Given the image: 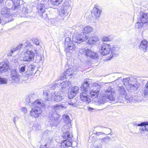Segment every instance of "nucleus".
<instances>
[{
  "instance_id": "58",
  "label": "nucleus",
  "mask_w": 148,
  "mask_h": 148,
  "mask_svg": "<svg viewBox=\"0 0 148 148\" xmlns=\"http://www.w3.org/2000/svg\"><path fill=\"white\" fill-rule=\"evenodd\" d=\"M133 86L134 88V89L137 90L138 88V86L136 84H134L133 85Z\"/></svg>"
},
{
  "instance_id": "16",
  "label": "nucleus",
  "mask_w": 148,
  "mask_h": 148,
  "mask_svg": "<svg viewBox=\"0 0 148 148\" xmlns=\"http://www.w3.org/2000/svg\"><path fill=\"white\" fill-rule=\"evenodd\" d=\"M89 94L88 91L84 92L80 94V98L81 99L83 102L86 103H89L91 101L90 96L88 95Z\"/></svg>"
},
{
  "instance_id": "40",
  "label": "nucleus",
  "mask_w": 148,
  "mask_h": 148,
  "mask_svg": "<svg viewBox=\"0 0 148 148\" xmlns=\"http://www.w3.org/2000/svg\"><path fill=\"white\" fill-rule=\"evenodd\" d=\"M34 74L35 73H34L33 71L27 70L25 74V75L26 76V78L25 79H28L29 77H30L31 76H33Z\"/></svg>"
},
{
  "instance_id": "26",
  "label": "nucleus",
  "mask_w": 148,
  "mask_h": 148,
  "mask_svg": "<svg viewBox=\"0 0 148 148\" xmlns=\"http://www.w3.org/2000/svg\"><path fill=\"white\" fill-rule=\"evenodd\" d=\"M148 43V42L146 40H143L141 41L139 46V48L141 51L143 52L146 51Z\"/></svg>"
},
{
  "instance_id": "49",
  "label": "nucleus",
  "mask_w": 148,
  "mask_h": 148,
  "mask_svg": "<svg viewBox=\"0 0 148 148\" xmlns=\"http://www.w3.org/2000/svg\"><path fill=\"white\" fill-rule=\"evenodd\" d=\"M20 110L21 112H23L24 114H26L27 112V110L26 107H21Z\"/></svg>"
},
{
  "instance_id": "31",
  "label": "nucleus",
  "mask_w": 148,
  "mask_h": 148,
  "mask_svg": "<svg viewBox=\"0 0 148 148\" xmlns=\"http://www.w3.org/2000/svg\"><path fill=\"white\" fill-rule=\"evenodd\" d=\"M72 2L70 0H66L62 4V7H64L67 9H68L70 10H71V5L72 4Z\"/></svg>"
},
{
  "instance_id": "22",
  "label": "nucleus",
  "mask_w": 148,
  "mask_h": 148,
  "mask_svg": "<svg viewBox=\"0 0 148 148\" xmlns=\"http://www.w3.org/2000/svg\"><path fill=\"white\" fill-rule=\"evenodd\" d=\"M85 52L86 56L94 59L97 58L98 57V54L97 53L89 49H86Z\"/></svg>"
},
{
  "instance_id": "41",
  "label": "nucleus",
  "mask_w": 148,
  "mask_h": 148,
  "mask_svg": "<svg viewBox=\"0 0 148 148\" xmlns=\"http://www.w3.org/2000/svg\"><path fill=\"white\" fill-rule=\"evenodd\" d=\"M26 66L24 64L21 65L19 66V72L23 73L25 71Z\"/></svg>"
},
{
  "instance_id": "15",
  "label": "nucleus",
  "mask_w": 148,
  "mask_h": 148,
  "mask_svg": "<svg viewBox=\"0 0 148 148\" xmlns=\"http://www.w3.org/2000/svg\"><path fill=\"white\" fill-rule=\"evenodd\" d=\"M10 69L9 62H2L0 63V74H2L3 73L7 72Z\"/></svg>"
},
{
  "instance_id": "23",
  "label": "nucleus",
  "mask_w": 148,
  "mask_h": 148,
  "mask_svg": "<svg viewBox=\"0 0 148 148\" xmlns=\"http://www.w3.org/2000/svg\"><path fill=\"white\" fill-rule=\"evenodd\" d=\"M72 140L71 139H67L63 140L61 144V148H68L72 146Z\"/></svg>"
},
{
  "instance_id": "39",
  "label": "nucleus",
  "mask_w": 148,
  "mask_h": 148,
  "mask_svg": "<svg viewBox=\"0 0 148 148\" xmlns=\"http://www.w3.org/2000/svg\"><path fill=\"white\" fill-rule=\"evenodd\" d=\"M67 103L70 105H71L73 107H76L79 105L78 103H77V100L75 99H73Z\"/></svg>"
},
{
  "instance_id": "55",
  "label": "nucleus",
  "mask_w": 148,
  "mask_h": 148,
  "mask_svg": "<svg viewBox=\"0 0 148 148\" xmlns=\"http://www.w3.org/2000/svg\"><path fill=\"white\" fill-rule=\"evenodd\" d=\"M31 97L30 95H29L26 98V102L28 103H29L30 102V97Z\"/></svg>"
},
{
  "instance_id": "30",
  "label": "nucleus",
  "mask_w": 148,
  "mask_h": 148,
  "mask_svg": "<svg viewBox=\"0 0 148 148\" xmlns=\"http://www.w3.org/2000/svg\"><path fill=\"white\" fill-rule=\"evenodd\" d=\"M51 94L50 91L48 90L44 91L43 95L46 100L49 101L51 99V95L52 94L51 93Z\"/></svg>"
},
{
  "instance_id": "1",
  "label": "nucleus",
  "mask_w": 148,
  "mask_h": 148,
  "mask_svg": "<svg viewBox=\"0 0 148 148\" xmlns=\"http://www.w3.org/2000/svg\"><path fill=\"white\" fill-rule=\"evenodd\" d=\"M103 84L101 82L95 83L94 84L92 89L90 90V92H89L92 99L99 104H103L106 102L108 101L107 99L112 101L115 99L114 89L111 88L110 86L108 87L105 91L104 93L102 94L101 97L99 99H98L99 89L103 86Z\"/></svg>"
},
{
  "instance_id": "9",
  "label": "nucleus",
  "mask_w": 148,
  "mask_h": 148,
  "mask_svg": "<svg viewBox=\"0 0 148 148\" xmlns=\"http://www.w3.org/2000/svg\"><path fill=\"white\" fill-rule=\"evenodd\" d=\"M19 10L21 13L25 16L28 17H34L35 16L32 15L33 12L30 10H29L26 5L22 4L20 6Z\"/></svg>"
},
{
  "instance_id": "53",
  "label": "nucleus",
  "mask_w": 148,
  "mask_h": 148,
  "mask_svg": "<svg viewBox=\"0 0 148 148\" xmlns=\"http://www.w3.org/2000/svg\"><path fill=\"white\" fill-rule=\"evenodd\" d=\"M34 43L36 45H38L39 44V42L37 38L34 39L33 41Z\"/></svg>"
},
{
  "instance_id": "11",
  "label": "nucleus",
  "mask_w": 148,
  "mask_h": 148,
  "mask_svg": "<svg viewBox=\"0 0 148 148\" xmlns=\"http://www.w3.org/2000/svg\"><path fill=\"white\" fill-rule=\"evenodd\" d=\"M87 36H86L84 34H77L74 35L72 38L73 41L75 43H80L85 41L88 38Z\"/></svg>"
},
{
  "instance_id": "59",
  "label": "nucleus",
  "mask_w": 148,
  "mask_h": 148,
  "mask_svg": "<svg viewBox=\"0 0 148 148\" xmlns=\"http://www.w3.org/2000/svg\"><path fill=\"white\" fill-rule=\"evenodd\" d=\"M88 109L90 111H91L93 110L94 109L90 107H88Z\"/></svg>"
},
{
  "instance_id": "43",
  "label": "nucleus",
  "mask_w": 148,
  "mask_h": 148,
  "mask_svg": "<svg viewBox=\"0 0 148 148\" xmlns=\"http://www.w3.org/2000/svg\"><path fill=\"white\" fill-rule=\"evenodd\" d=\"M133 97L131 96L130 95L126 96H125V98L126 100V101L127 103H129L131 102L132 100L134 99Z\"/></svg>"
},
{
  "instance_id": "2",
  "label": "nucleus",
  "mask_w": 148,
  "mask_h": 148,
  "mask_svg": "<svg viewBox=\"0 0 148 148\" xmlns=\"http://www.w3.org/2000/svg\"><path fill=\"white\" fill-rule=\"evenodd\" d=\"M23 50L21 53V59L23 61L30 62L34 60L35 53L32 50L33 46L29 41L25 42L23 44Z\"/></svg>"
},
{
  "instance_id": "38",
  "label": "nucleus",
  "mask_w": 148,
  "mask_h": 148,
  "mask_svg": "<svg viewBox=\"0 0 148 148\" xmlns=\"http://www.w3.org/2000/svg\"><path fill=\"white\" fill-rule=\"evenodd\" d=\"M60 22L58 19V17L56 18H51L49 19L48 21V26H51L53 25L56 22Z\"/></svg>"
},
{
  "instance_id": "29",
  "label": "nucleus",
  "mask_w": 148,
  "mask_h": 148,
  "mask_svg": "<svg viewBox=\"0 0 148 148\" xmlns=\"http://www.w3.org/2000/svg\"><path fill=\"white\" fill-rule=\"evenodd\" d=\"M73 68L72 69L71 68L65 71L64 74V76L61 78V79H63L64 78H66V77H67L69 76L72 75L74 71L73 70Z\"/></svg>"
},
{
  "instance_id": "25",
  "label": "nucleus",
  "mask_w": 148,
  "mask_h": 148,
  "mask_svg": "<svg viewBox=\"0 0 148 148\" xmlns=\"http://www.w3.org/2000/svg\"><path fill=\"white\" fill-rule=\"evenodd\" d=\"M51 99H53L57 101H61L63 99V97L61 94L57 92H55L51 95Z\"/></svg>"
},
{
  "instance_id": "3",
  "label": "nucleus",
  "mask_w": 148,
  "mask_h": 148,
  "mask_svg": "<svg viewBox=\"0 0 148 148\" xmlns=\"http://www.w3.org/2000/svg\"><path fill=\"white\" fill-rule=\"evenodd\" d=\"M51 111L49 114V118L50 121H49L50 125L51 126L56 125L57 124L58 119L59 118V115H58L57 111L58 110L66 108V107L63 104H58L51 106Z\"/></svg>"
},
{
  "instance_id": "61",
  "label": "nucleus",
  "mask_w": 148,
  "mask_h": 148,
  "mask_svg": "<svg viewBox=\"0 0 148 148\" xmlns=\"http://www.w3.org/2000/svg\"><path fill=\"white\" fill-rule=\"evenodd\" d=\"M138 124H137L136 123H134V125H136V126H137V125L138 126Z\"/></svg>"
},
{
  "instance_id": "46",
  "label": "nucleus",
  "mask_w": 148,
  "mask_h": 148,
  "mask_svg": "<svg viewBox=\"0 0 148 148\" xmlns=\"http://www.w3.org/2000/svg\"><path fill=\"white\" fill-rule=\"evenodd\" d=\"M119 93L122 95H125V91L123 87H119L118 89Z\"/></svg>"
},
{
  "instance_id": "54",
  "label": "nucleus",
  "mask_w": 148,
  "mask_h": 148,
  "mask_svg": "<svg viewBox=\"0 0 148 148\" xmlns=\"http://www.w3.org/2000/svg\"><path fill=\"white\" fill-rule=\"evenodd\" d=\"M130 79V78L127 77V78H124L123 79V81L124 82H125L127 83H129V81Z\"/></svg>"
},
{
  "instance_id": "36",
  "label": "nucleus",
  "mask_w": 148,
  "mask_h": 148,
  "mask_svg": "<svg viewBox=\"0 0 148 148\" xmlns=\"http://www.w3.org/2000/svg\"><path fill=\"white\" fill-rule=\"evenodd\" d=\"M63 118L64 123L68 124L67 125H66L67 126L68 125H70L71 121L69 115L67 114H64L63 115Z\"/></svg>"
},
{
  "instance_id": "37",
  "label": "nucleus",
  "mask_w": 148,
  "mask_h": 148,
  "mask_svg": "<svg viewBox=\"0 0 148 148\" xmlns=\"http://www.w3.org/2000/svg\"><path fill=\"white\" fill-rule=\"evenodd\" d=\"M93 30V28L89 26H87L83 28V32L84 34H88L90 33Z\"/></svg>"
},
{
  "instance_id": "6",
  "label": "nucleus",
  "mask_w": 148,
  "mask_h": 148,
  "mask_svg": "<svg viewBox=\"0 0 148 148\" xmlns=\"http://www.w3.org/2000/svg\"><path fill=\"white\" fill-rule=\"evenodd\" d=\"M71 10L64 7H61L58 11V19L60 22H62L67 18V16Z\"/></svg>"
},
{
  "instance_id": "35",
  "label": "nucleus",
  "mask_w": 148,
  "mask_h": 148,
  "mask_svg": "<svg viewBox=\"0 0 148 148\" xmlns=\"http://www.w3.org/2000/svg\"><path fill=\"white\" fill-rule=\"evenodd\" d=\"M99 38L97 36H94L90 37L88 41V43L89 44H92L95 42L98 41Z\"/></svg>"
},
{
  "instance_id": "8",
  "label": "nucleus",
  "mask_w": 148,
  "mask_h": 148,
  "mask_svg": "<svg viewBox=\"0 0 148 148\" xmlns=\"http://www.w3.org/2000/svg\"><path fill=\"white\" fill-rule=\"evenodd\" d=\"M62 130L63 132L62 136L63 139H67L72 138V135L71 132V129L66 125H64L62 128Z\"/></svg>"
},
{
  "instance_id": "45",
  "label": "nucleus",
  "mask_w": 148,
  "mask_h": 148,
  "mask_svg": "<svg viewBox=\"0 0 148 148\" xmlns=\"http://www.w3.org/2000/svg\"><path fill=\"white\" fill-rule=\"evenodd\" d=\"M143 95L145 96H148V81L145 86Z\"/></svg>"
},
{
  "instance_id": "52",
  "label": "nucleus",
  "mask_w": 148,
  "mask_h": 148,
  "mask_svg": "<svg viewBox=\"0 0 148 148\" xmlns=\"http://www.w3.org/2000/svg\"><path fill=\"white\" fill-rule=\"evenodd\" d=\"M22 46V44H20L18 46H17L15 48H13V49L15 50V51H16L17 50L20 49Z\"/></svg>"
},
{
  "instance_id": "27",
  "label": "nucleus",
  "mask_w": 148,
  "mask_h": 148,
  "mask_svg": "<svg viewBox=\"0 0 148 148\" xmlns=\"http://www.w3.org/2000/svg\"><path fill=\"white\" fill-rule=\"evenodd\" d=\"M71 83L68 81L66 80L63 81L60 83V86L61 87L62 90H64L66 89L69 88V86L70 85Z\"/></svg>"
},
{
  "instance_id": "50",
  "label": "nucleus",
  "mask_w": 148,
  "mask_h": 148,
  "mask_svg": "<svg viewBox=\"0 0 148 148\" xmlns=\"http://www.w3.org/2000/svg\"><path fill=\"white\" fill-rule=\"evenodd\" d=\"M15 51V50L13 48L12 49L8 51L7 54L8 56H11L12 54Z\"/></svg>"
},
{
  "instance_id": "18",
  "label": "nucleus",
  "mask_w": 148,
  "mask_h": 148,
  "mask_svg": "<svg viewBox=\"0 0 148 148\" xmlns=\"http://www.w3.org/2000/svg\"><path fill=\"white\" fill-rule=\"evenodd\" d=\"M138 20V21H141L144 24L148 25V16L147 14L143 12H141Z\"/></svg>"
},
{
  "instance_id": "32",
  "label": "nucleus",
  "mask_w": 148,
  "mask_h": 148,
  "mask_svg": "<svg viewBox=\"0 0 148 148\" xmlns=\"http://www.w3.org/2000/svg\"><path fill=\"white\" fill-rule=\"evenodd\" d=\"M52 140V138L51 137H49V138H47L45 140V143L46 144L45 145H41L40 148H48L49 147V144L51 143Z\"/></svg>"
},
{
  "instance_id": "14",
  "label": "nucleus",
  "mask_w": 148,
  "mask_h": 148,
  "mask_svg": "<svg viewBox=\"0 0 148 148\" xmlns=\"http://www.w3.org/2000/svg\"><path fill=\"white\" fill-rule=\"evenodd\" d=\"M148 125V122H143L140 124H138V126H140L139 128V132L142 134L146 135L148 134V130L146 126Z\"/></svg>"
},
{
  "instance_id": "13",
  "label": "nucleus",
  "mask_w": 148,
  "mask_h": 148,
  "mask_svg": "<svg viewBox=\"0 0 148 148\" xmlns=\"http://www.w3.org/2000/svg\"><path fill=\"white\" fill-rule=\"evenodd\" d=\"M111 140V138L108 136H106L103 138L99 139L96 142V144L95 146L96 148H101L102 145L101 143L103 144H108L110 142Z\"/></svg>"
},
{
  "instance_id": "47",
  "label": "nucleus",
  "mask_w": 148,
  "mask_h": 148,
  "mask_svg": "<svg viewBox=\"0 0 148 148\" xmlns=\"http://www.w3.org/2000/svg\"><path fill=\"white\" fill-rule=\"evenodd\" d=\"M35 66L32 64H29L28 66V68L27 70L34 71L35 69Z\"/></svg>"
},
{
  "instance_id": "51",
  "label": "nucleus",
  "mask_w": 148,
  "mask_h": 148,
  "mask_svg": "<svg viewBox=\"0 0 148 148\" xmlns=\"http://www.w3.org/2000/svg\"><path fill=\"white\" fill-rule=\"evenodd\" d=\"M93 134L96 136H99L100 135L105 134V133L102 132H96L93 133Z\"/></svg>"
},
{
  "instance_id": "21",
  "label": "nucleus",
  "mask_w": 148,
  "mask_h": 148,
  "mask_svg": "<svg viewBox=\"0 0 148 148\" xmlns=\"http://www.w3.org/2000/svg\"><path fill=\"white\" fill-rule=\"evenodd\" d=\"M10 77L11 78L16 82H18L19 80L20 76L15 70H11Z\"/></svg>"
},
{
  "instance_id": "10",
  "label": "nucleus",
  "mask_w": 148,
  "mask_h": 148,
  "mask_svg": "<svg viewBox=\"0 0 148 148\" xmlns=\"http://www.w3.org/2000/svg\"><path fill=\"white\" fill-rule=\"evenodd\" d=\"M19 0H12V1L8 2V8L14 10H18L19 7Z\"/></svg>"
},
{
  "instance_id": "20",
  "label": "nucleus",
  "mask_w": 148,
  "mask_h": 148,
  "mask_svg": "<svg viewBox=\"0 0 148 148\" xmlns=\"http://www.w3.org/2000/svg\"><path fill=\"white\" fill-rule=\"evenodd\" d=\"M79 88L77 86L71 87V91L68 93V96L69 99L73 98L79 91Z\"/></svg>"
},
{
  "instance_id": "33",
  "label": "nucleus",
  "mask_w": 148,
  "mask_h": 148,
  "mask_svg": "<svg viewBox=\"0 0 148 148\" xmlns=\"http://www.w3.org/2000/svg\"><path fill=\"white\" fill-rule=\"evenodd\" d=\"M1 13L2 15L5 18L9 17L11 15L10 14L6 8H4L2 9Z\"/></svg>"
},
{
  "instance_id": "7",
  "label": "nucleus",
  "mask_w": 148,
  "mask_h": 148,
  "mask_svg": "<svg viewBox=\"0 0 148 148\" xmlns=\"http://www.w3.org/2000/svg\"><path fill=\"white\" fill-rule=\"evenodd\" d=\"M64 51L66 53H72L75 49V47L73 43L69 37L66 38L65 39Z\"/></svg>"
},
{
  "instance_id": "17",
  "label": "nucleus",
  "mask_w": 148,
  "mask_h": 148,
  "mask_svg": "<svg viewBox=\"0 0 148 148\" xmlns=\"http://www.w3.org/2000/svg\"><path fill=\"white\" fill-rule=\"evenodd\" d=\"M90 83V80L89 79H85L81 87V90L84 92L88 91L90 89L89 85Z\"/></svg>"
},
{
  "instance_id": "64",
  "label": "nucleus",
  "mask_w": 148,
  "mask_h": 148,
  "mask_svg": "<svg viewBox=\"0 0 148 148\" xmlns=\"http://www.w3.org/2000/svg\"><path fill=\"white\" fill-rule=\"evenodd\" d=\"M92 138V137L91 136L89 138H90H90Z\"/></svg>"
},
{
  "instance_id": "48",
  "label": "nucleus",
  "mask_w": 148,
  "mask_h": 148,
  "mask_svg": "<svg viewBox=\"0 0 148 148\" xmlns=\"http://www.w3.org/2000/svg\"><path fill=\"white\" fill-rule=\"evenodd\" d=\"M102 40L103 41H110L111 40V39L110 38V36H103L102 38Z\"/></svg>"
},
{
  "instance_id": "63",
  "label": "nucleus",
  "mask_w": 148,
  "mask_h": 148,
  "mask_svg": "<svg viewBox=\"0 0 148 148\" xmlns=\"http://www.w3.org/2000/svg\"><path fill=\"white\" fill-rule=\"evenodd\" d=\"M99 127H100V128H102V126H100Z\"/></svg>"
},
{
  "instance_id": "5",
  "label": "nucleus",
  "mask_w": 148,
  "mask_h": 148,
  "mask_svg": "<svg viewBox=\"0 0 148 148\" xmlns=\"http://www.w3.org/2000/svg\"><path fill=\"white\" fill-rule=\"evenodd\" d=\"M49 0H43L42 3L38 4L37 8L38 15L42 17L45 18L47 16V14L45 12V6L48 7Z\"/></svg>"
},
{
  "instance_id": "57",
  "label": "nucleus",
  "mask_w": 148,
  "mask_h": 148,
  "mask_svg": "<svg viewBox=\"0 0 148 148\" xmlns=\"http://www.w3.org/2000/svg\"><path fill=\"white\" fill-rule=\"evenodd\" d=\"M106 131L107 132V134H106V135L110 134V133L111 132V130L110 128L106 130Z\"/></svg>"
},
{
  "instance_id": "24",
  "label": "nucleus",
  "mask_w": 148,
  "mask_h": 148,
  "mask_svg": "<svg viewBox=\"0 0 148 148\" xmlns=\"http://www.w3.org/2000/svg\"><path fill=\"white\" fill-rule=\"evenodd\" d=\"M101 10L99 9L97 7L94 8L93 12H92V15L94 18L96 19L99 18L101 15Z\"/></svg>"
},
{
  "instance_id": "62",
  "label": "nucleus",
  "mask_w": 148,
  "mask_h": 148,
  "mask_svg": "<svg viewBox=\"0 0 148 148\" xmlns=\"http://www.w3.org/2000/svg\"><path fill=\"white\" fill-rule=\"evenodd\" d=\"M3 0H0V3H1L2 2Z\"/></svg>"
},
{
  "instance_id": "60",
  "label": "nucleus",
  "mask_w": 148,
  "mask_h": 148,
  "mask_svg": "<svg viewBox=\"0 0 148 148\" xmlns=\"http://www.w3.org/2000/svg\"><path fill=\"white\" fill-rule=\"evenodd\" d=\"M13 121L15 123V117H14L13 118Z\"/></svg>"
},
{
  "instance_id": "44",
  "label": "nucleus",
  "mask_w": 148,
  "mask_h": 148,
  "mask_svg": "<svg viewBox=\"0 0 148 148\" xmlns=\"http://www.w3.org/2000/svg\"><path fill=\"white\" fill-rule=\"evenodd\" d=\"M7 79L0 77V85L6 84L7 83Z\"/></svg>"
},
{
  "instance_id": "28",
  "label": "nucleus",
  "mask_w": 148,
  "mask_h": 148,
  "mask_svg": "<svg viewBox=\"0 0 148 148\" xmlns=\"http://www.w3.org/2000/svg\"><path fill=\"white\" fill-rule=\"evenodd\" d=\"M37 55L35 57L36 62L37 63L41 62L43 63L44 62V56L42 53H39L36 52V53Z\"/></svg>"
},
{
  "instance_id": "42",
  "label": "nucleus",
  "mask_w": 148,
  "mask_h": 148,
  "mask_svg": "<svg viewBox=\"0 0 148 148\" xmlns=\"http://www.w3.org/2000/svg\"><path fill=\"white\" fill-rule=\"evenodd\" d=\"M144 24V23H143L141 21H138V22H137L135 24V27L136 29H141Z\"/></svg>"
},
{
  "instance_id": "34",
  "label": "nucleus",
  "mask_w": 148,
  "mask_h": 148,
  "mask_svg": "<svg viewBox=\"0 0 148 148\" xmlns=\"http://www.w3.org/2000/svg\"><path fill=\"white\" fill-rule=\"evenodd\" d=\"M63 0H50L52 7H56L62 2Z\"/></svg>"
},
{
  "instance_id": "12",
  "label": "nucleus",
  "mask_w": 148,
  "mask_h": 148,
  "mask_svg": "<svg viewBox=\"0 0 148 148\" xmlns=\"http://www.w3.org/2000/svg\"><path fill=\"white\" fill-rule=\"evenodd\" d=\"M111 46L110 44L103 43L101 45V53L103 56L109 54L110 52Z\"/></svg>"
},
{
  "instance_id": "19",
  "label": "nucleus",
  "mask_w": 148,
  "mask_h": 148,
  "mask_svg": "<svg viewBox=\"0 0 148 148\" xmlns=\"http://www.w3.org/2000/svg\"><path fill=\"white\" fill-rule=\"evenodd\" d=\"M119 47L116 46L114 45L112 47L111 51L110 58L109 59L110 60L113 58L117 57L119 54Z\"/></svg>"
},
{
  "instance_id": "4",
  "label": "nucleus",
  "mask_w": 148,
  "mask_h": 148,
  "mask_svg": "<svg viewBox=\"0 0 148 148\" xmlns=\"http://www.w3.org/2000/svg\"><path fill=\"white\" fill-rule=\"evenodd\" d=\"M32 104V110L30 111V115L33 118L38 117L41 114V108L45 106V103L42 101L37 99Z\"/></svg>"
},
{
  "instance_id": "56",
  "label": "nucleus",
  "mask_w": 148,
  "mask_h": 148,
  "mask_svg": "<svg viewBox=\"0 0 148 148\" xmlns=\"http://www.w3.org/2000/svg\"><path fill=\"white\" fill-rule=\"evenodd\" d=\"M59 85V84H56L53 86L51 87V89L53 90L55 89L56 86H58Z\"/></svg>"
}]
</instances>
